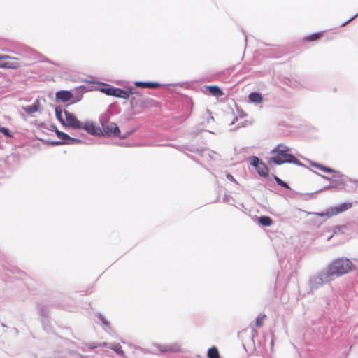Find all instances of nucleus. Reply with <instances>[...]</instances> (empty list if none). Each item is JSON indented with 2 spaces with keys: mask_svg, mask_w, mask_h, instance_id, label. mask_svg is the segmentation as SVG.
Returning <instances> with one entry per match:
<instances>
[{
  "mask_svg": "<svg viewBox=\"0 0 358 358\" xmlns=\"http://www.w3.org/2000/svg\"><path fill=\"white\" fill-rule=\"evenodd\" d=\"M56 134L57 137L62 141V144H66V142L69 141L70 136L67 134L58 130L56 131Z\"/></svg>",
  "mask_w": 358,
  "mask_h": 358,
  "instance_id": "b1692460",
  "label": "nucleus"
},
{
  "mask_svg": "<svg viewBox=\"0 0 358 358\" xmlns=\"http://www.w3.org/2000/svg\"><path fill=\"white\" fill-rule=\"evenodd\" d=\"M226 177H227V178L229 180H230V181H231V182H235V183H236V184H237V181H236V179L234 178V176H233L232 175H231L230 173H227V174L226 175Z\"/></svg>",
  "mask_w": 358,
  "mask_h": 358,
  "instance_id": "f704fd0d",
  "label": "nucleus"
},
{
  "mask_svg": "<svg viewBox=\"0 0 358 358\" xmlns=\"http://www.w3.org/2000/svg\"><path fill=\"white\" fill-rule=\"evenodd\" d=\"M134 101V98H131V100H130V101H131V104H133Z\"/></svg>",
  "mask_w": 358,
  "mask_h": 358,
  "instance_id": "37998d69",
  "label": "nucleus"
},
{
  "mask_svg": "<svg viewBox=\"0 0 358 358\" xmlns=\"http://www.w3.org/2000/svg\"><path fill=\"white\" fill-rule=\"evenodd\" d=\"M358 14L355 15V16H353L352 18H350L349 20L346 21L345 22H344L342 26H345L347 24H348L350 22H351L352 20H353L357 16Z\"/></svg>",
  "mask_w": 358,
  "mask_h": 358,
  "instance_id": "4c0bfd02",
  "label": "nucleus"
},
{
  "mask_svg": "<svg viewBox=\"0 0 358 358\" xmlns=\"http://www.w3.org/2000/svg\"><path fill=\"white\" fill-rule=\"evenodd\" d=\"M255 169H256L258 174L260 175L261 176L266 177L268 174V169L267 166H266V164L264 163H263L262 162Z\"/></svg>",
  "mask_w": 358,
  "mask_h": 358,
  "instance_id": "4468645a",
  "label": "nucleus"
},
{
  "mask_svg": "<svg viewBox=\"0 0 358 358\" xmlns=\"http://www.w3.org/2000/svg\"><path fill=\"white\" fill-rule=\"evenodd\" d=\"M113 88L114 87L109 84L103 83V86L100 87L99 90L108 96H113Z\"/></svg>",
  "mask_w": 358,
  "mask_h": 358,
  "instance_id": "dca6fc26",
  "label": "nucleus"
},
{
  "mask_svg": "<svg viewBox=\"0 0 358 358\" xmlns=\"http://www.w3.org/2000/svg\"><path fill=\"white\" fill-rule=\"evenodd\" d=\"M290 148L283 144H278L271 150L272 157L268 159L269 164L281 165L285 163H292L301 165V162L292 154L289 153Z\"/></svg>",
  "mask_w": 358,
  "mask_h": 358,
  "instance_id": "f257e3e1",
  "label": "nucleus"
},
{
  "mask_svg": "<svg viewBox=\"0 0 358 358\" xmlns=\"http://www.w3.org/2000/svg\"><path fill=\"white\" fill-rule=\"evenodd\" d=\"M89 347L90 349H94V348L98 347V344L97 345H90Z\"/></svg>",
  "mask_w": 358,
  "mask_h": 358,
  "instance_id": "ea45409f",
  "label": "nucleus"
},
{
  "mask_svg": "<svg viewBox=\"0 0 358 358\" xmlns=\"http://www.w3.org/2000/svg\"><path fill=\"white\" fill-rule=\"evenodd\" d=\"M87 133L92 135L98 134L99 131H100V129L97 127L92 122H86L83 124V128Z\"/></svg>",
  "mask_w": 358,
  "mask_h": 358,
  "instance_id": "6e6552de",
  "label": "nucleus"
},
{
  "mask_svg": "<svg viewBox=\"0 0 358 358\" xmlns=\"http://www.w3.org/2000/svg\"><path fill=\"white\" fill-rule=\"evenodd\" d=\"M181 345L179 343H175L170 345H166V352H178L180 351Z\"/></svg>",
  "mask_w": 358,
  "mask_h": 358,
  "instance_id": "aec40b11",
  "label": "nucleus"
},
{
  "mask_svg": "<svg viewBox=\"0 0 358 358\" xmlns=\"http://www.w3.org/2000/svg\"><path fill=\"white\" fill-rule=\"evenodd\" d=\"M104 131L109 135L118 136L120 133L119 127L116 124L110 122L103 127Z\"/></svg>",
  "mask_w": 358,
  "mask_h": 358,
  "instance_id": "0eeeda50",
  "label": "nucleus"
},
{
  "mask_svg": "<svg viewBox=\"0 0 358 358\" xmlns=\"http://www.w3.org/2000/svg\"><path fill=\"white\" fill-rule=\"evenodd\" d=\"M7 59H10V56L8 55H0V64H3L5 60Z\"/></svg>",
  "mask_w": 358,
  "mask_h": 358,
  "instance_id": "c9c22d12",
  "label": "nucleus"
},
{
  "mask_svg": "<svg viewBox=\"0 0 358 358\" xmlns=\"http://www.w3.org/2000/svg\"><path fill=\"white\" fill-rule=\"evenodd\" d=\"M56 118L62 124H65V120L62 117V110L60 108H55Z\"/></svg>",
  "mask_w": 358,
  "mask_h": 358,
  "instance_id": "a878e982",
  "label": "nucleus"
},
{
  "mask_svg": "<svg viewBox=\"0 0 358 358\" xmlns=\"http://www.w3.org/2000/svg\"><path fill=\"white\" fill-rule=\"evenodd\" d=\"M353 264L350 259L347 258H338L334 260L326 268L327 276L331 277L334 280L336 278L348 273L352 271Z\"/></svg>",
  "mask_w": 358,
  "mask_h": 358,
  "instance_id": "f03ea898",
  "label": "nucleus"
},
{
  "mask_svg": "<svg viewBox=\"0 0 358 358\" xmlns=\"http://www.w3.org/2000/svg\"><path fill=\"white\" fill-rule=\"evenodd\" d=\"M133 93H136V90L132 87H129L127 90L114 87L113 96L122 98L125 100H129L130 95H131Z\"/></svg>",
  "mask_w": 358,
  "mask_h": 358,
  "instance_id": "423d86ee",
  "label": "nucleus"
},
{
  "mask_svg": "<svg viewBox=\"0 0 358 358\" xmlns=\"http://www.w3.org/2000/svg\"><path fill=\"white\" fill-rule=\"evenodd\" d=\"M52 145H61L62 144L61 141H54L52 143Z\"/></svg>",
  "mask_w": 358,
  "mask_h": 358,
  "instance_id": "58836bf2",
  "label": "nucleus"
},
{
  "mask_svg": "<svg viewBox=\"0 0 358 358\" xmlns=\"http://www.w3.org/2000/svg\"><path fill=\"white\" fill-rule=\"evenodd\" d=\"M312 166H314V167H316L319 170L323 171V172H326V173H337L339 176H341V173L336 171H335L334 169H331V168H329V167H327L324 165H322V164H317V163H313L312 164Z\"/></svg>",
  "mask_w": 358,
  "mask_h": 358,
  "instance_id": "2eb2a0df",
  "label": "nucleus"
},
{
  "mask_svg": "<svg viewBox=\"0 0 358 358\" xmlns=\"http://www.w3.org/2000/svg\"><path fill=\"white\" fill-rule=\"evenodd\" d=\"M259 222L265 227H269L272 224V219L268 216H261L259 217Z\"/></svg>",
  "mask_w": 358,
  "mask_h": 358,
  "instance_id": "5701e85b",
  "label": "nucleus"
},
{
  "mask_svg": "<svg viewBox=\"0 0 358 358\" xmlns=\"http://www.w3.org/2000/svg\"><path fill=\"white\" fill-rule=\"evenodd\" d=\"M39 108V101L38 100H36L34 103L31 106H28L23 107L22 109L26 111L29 115L33 114L34 113L38 111Z\"/></svg>",
  "mask_w": 358,
  "mask_h": 358,
  "instance_id": "f8f14e48",
  "label": "nucleus"
},
{
  "mask_svg": "<svg viewBox=\"0 0 358 358\" xmlns=\"http://www.w3.org/2000/svg\"><path fill=\"white\" fill-rule=\"evenodd\" d=\"M65 115V126L71 127L73 129H80L83 128V124L76 118V117L71 113L64 110Z\"/></svg>",
  "mask_w": 358,
  "mask_h": 358,
  "instance_id": "39448f33",
  "label": "nucleus"
},
{
  "mask_svg": "<svg viewBox=\"0 0 358 358\" xmlns=\"http://www.w3.org/2000/svg\"><path fill=\"white\" fill-rule=\"evenodd\" d=\"M110 349L115 351L117 355L125 357V353L122 349V346L119 343H111L110 345Z\"/></svg>",
  "mask_w": 358,
  "mask_h": 358,
  "instance_id": "6ab92c4d",
  "label": "nucleus"
},
{
  "mask_svg": "<svg viewBox=\"0 0 358 358\" xmlns=\"http://www.w3.org/2000/svg\"><path fill=\"white\" fill-rule=\"evenodd\" d=\"M321 36L322 34L320 33H316L307 36L306 38L307 41H314L319 39Z\"/></svg>",
  "mask_w": 358,
  "mask_h": 358,
  "instance_id": "7c9ffc66",
  "label": "nucleus"
},
{
  "mask_svg": "<svg viewBox=\"0 0 358 358\" xmlns=\"http://www.w3.org/2000/svg\"><path fill=\"white\" fill-rule=\"evenodd\" d=\"M132 94H136L137 96H140L141 95L140 92H138L137 90H136V93H133Z\"/></svg>",
  "mask_w": 358,
  "mask_h": 358,
  "instance_id": "79ce46f5",
  "label": "nucleus"
},
{
  "mask_svg": "<svg viewBox=\"0 0 358 358\" xmlns=\"http://www.w3.org/2000/svg\"><path fill=\"white\" fill-rule=\"evenodd\" d=\"M322 177L324 178L327 180H333L334 181V184L333 185L327 186V187H324L323 189H330V188L336 187L338 185L343 183V182L341 180H340L334 179V177L333 178H329V177L324 176H322Z\"/></svg>",
  "mask_w": 358,
  "mask_h": 358,
  "instance_id": "393cba45",
  "label": "nucleus"
},
{
  "mask_svg": "<svg viewBox=\"0 0 358 358\" xmlns=\"http://www.w3.org/2000/svg\"><path fill=\"white\" fill-rule=\"evenodd\" d=\"M208 91L210 93V94H212L215 96H221L222 94V90L217 86H215V85L208 86Z\"/></svg>",
  "mask_w": 358,
  "mask_h": 358,
  "instance_id": "4be33fe9",
  "label": "nucleus"
},
{
  "mask_svg": "<svg viewBox=\"0 0 358 358\" xmlns=\"http://www.w3.org/2000/svg\"><path fill=\"white\" fill-rule=\"evenodd\" d=\"M72 97V94L69 91L61 90L56 93L57 100H60L62 102L69 101Z\"/></svg>",
  "mask_w": 358,
  "mask_h": 358,
  "instance_id": "9b49d317",
  "label": "nucleus"
},
{
  "mask_svg": "<svg viewBox=\"0 0 358 358\" xmlns=\"http://www.w3.org/2000/svg\"><path fill=\"white\" fill-rule=\"evenodd\" d=\"M248 99L250 102L255 103H260L263 100L262 94L258 92L250 93L248 96Z\"/></svg>",
  "mask_w": 358,
  "mask_h": 358,
  "instance_id": "ddd939ff",
  "label": "nucleus"
},
{
  "mask_svg": "<svg viewBox=\"0 0 358 358\" xmlns=\"http://www.w3.org/2000/svg\"><path fill=\"white\" fill-rule=\"evenodd\" d=\"M129 346L131 348H133L134 349H138V350H141L143 353L157 354V351H155V350H146V349L142 348L141 347L134 346L131 344H129Z\"/></svg>",
  "mask_w": 358,
  "mask_h": 358,
  "instance_id": "cd10ccee",
  "label": "nucleus"
},
{
  "mask_svg": "<svg viewBox=\"0 0 358 358\" xmlns=\"http://www.w3.org/2000/svg\"><path fill=\"white\" fill-rule=\"evenodd\" d=\"M134 84L136 87L142 88H156L162 85L161 83L157 82L143 81H136Z\"/></svg>",
  "mask_w": 358,
  "mask_h": 358,
  "instance_id": "1a4fd4ad",
  "label": "nucleus"
},
{
  "mask_svg": "<svg viewBox=\"0 0 358 358\" xmlns=\"http://www.w3.org/2000/svg\"><path fill=\"white\" fill-rule=\"evenodd\" d=\"M97 317L99 320L102 322L103 328L104 329V330L108 332L109 330H110L111 329L109 321H108L107 319L101 314H98Z\"/></svg>",
  "mask_w": 358,
  "mask_h": 358,
  "instance_id": "a211bd4d",
  "label": "nucleus"
},
{
  "mask_svg": "<svg viewBox=\"0 0 358 358\" xmlns=\"http://www.w3.org/2000/svg\"><path fill=\"white\" fill-rule=\"evenodd\" d=\"M237 120V117L234 118V120L231 122V124H234L235 123V121H236Z\"/></svg>",
  "mask_w": 358,
  "mask_h": 358,
  "instance_id": "a19ab883",
  "label": "nucleus"
},
{
  "mask_svg": "<svg viewBox=\"0 0 358 358\" xmlns=\"http://www.w3.org/2000/svg\"><path fill=\"white\" fill-rule=\"evenodd\" d=\"M18 66L17 59L10 57V59H7L3 64H0V68L16 69Z\"/></svg>",
  "mask_w": 358,
  "mask_h": 358,
  "instance_id": "9d476101",
  "label": "nucleus"
},
{
  "mask_svg": "<svg viewBox=\"0 0 358 358\" xmlns=\"http://www.w3.org/2000/svg\"><path fill=\"white\" fill-rule=\"evenodd\" d=\"M207 356L208 358H220V353L217 348L215 346L209 348L207 352Z\"/></svg>",
  "mask_w": 358,
  "mask_h": 358,
  "instance_id": "412c9836",
  "label": "nucleus"
},
{
  "mask_svg": "<svg viewBox=\"0 0 358 358\" xmlns=\"http://www.w3.org/2000/svg\"><path fill=\"white\" fill-rule=\"evenodd\" d=\"M275 180L277 182L278 185L283 187H286V188H289V185L284 181H282L280 178H279L277 176H275Z\"/></svg>",
  "mask_w": 358,
  "mask_h": 358,
  "instance_id": "473e14b6",
  "label": "nucleus"
},
{
  "mask_svg": "<svg viewBox=\"0 0 358 358\" xmlns=\"http://www.w3.org/2000/svg\"><path fill=\"white\" fill-rule=\"evenodd\" d=\"M80 143H81V140H80L78 138H72L70 136L69 141H66V145H74V144H79Z\"/></svg>",
  "mask_w": 358,
  "mask_h": 358,
  "instance_id": "2f4dec72",
  "label": "nucleus"
},
{
  "mask_svg": "<svg viewBox=\"0 0 358 358\" xmlns=\"http://www.w3.org/2000/svg\"><path fill=\"white\" fill-rule=\"evenodd\" d=\"M153 347L157 349L160 352H166V345L153 343Z\"/></svg>",
  "mask_w": 358,
  "mask_h": 358,
  "instance_id": "c85d7f7f",
  "label": "nucleus"
},
{
  "mask_svg": "<svg viewBox=\"0 0 358 358\" xmlns=\"http://www.w3.org/2000/svg\"><path fill=\"white\" fill-rule=\"evenodd\" d=\"M357 182H358V181H357Z\"/></svg>",
  "mask_w": 358,
  "mask_h": 358,
  "instance_id": "c03bdc74",
  "label": "nucleus"
},
{
  "mask_svg": "<svg viewBox=\"0 0 358 358\" xmlns=\"http://www.w3.org/2000/svg\"><path fill=\"white\" fill-rule=\"evenodd\" d=\"M111 343H106V342H103V343H99L98 344V347H104V348H110V345Z\"/></svg>",
  "mask_w": 358,
  "mask_h": 358,
  "instance_id": "e433bc0d",
  "label": "nucleus"
},
{
  "mask_svg": "<svg viewBox=\"0 0 358 358\" xmlns=\"http://www.w3.org/2000/svg\"><path fill=\"white\" fill-rule=\"evenodd\" d=\"M266 315H259L257 317L255 320V324L257 327H261L263 325L264 319L265 318Z\"/></svg>",
  "mask_w": 358,
  "mask_h": 358,
  "instance_id": "c756f323",
  "label": "nucleus"
},
{
  "mask_svg": "<svg viewBox=\"0 0 358 358\" xmlns=\"http://www.w3.org/2000/svg\"><path fill=\"white\" fill-rule=\"evenodd\" d=\"M0 132L6 136H11L9 129L6 127H0Z\"/></svg>",
  "mask_w": 358,
  "mask_h": 358,
  "instance_id": "72a5a7b5",
  "label": "nucleus"
},
{
  "mask_svg": "<svg viewBox=\"0 0 358 358\" xmlns=\"http://www.w3.org/2000/svg\"><path fill=\"white\" fill-rule=\"evenodd\" d=\"M97 317L99 320L102 322L103 328L104 329V330L108 332L109 330H110L111 329L109 321H108L107 319L101 314H98Z\"/></svg>",
  "mask_w": 358,
  "mask_h": 358,
  "instance_id": "f3484780",
  "label": "nucleus"
},
{
  "mask_svg": "<svg viewBox=\"0 0 358 358\" xmlns=\"http://www.w3.org/2000/svg\"><path fill=\"white\" fill-rule=\"evenodd\" d=\"M352 207V203L345 202L337 206L332 207L331 208H329L327 212L325 213H315V215H317L320 217H323L324 215H327L328 217H331L334 215H336L338 213H341L342 212H344L348 209H350Z\"/></svg>",
  "mask_w": 358,
  "mask_h": 358,
  "instance_id": "20e7f679",
  "label": "nucleus"
},
{
  "mask_svg": "<svg viewBox=\"0 0 358 358\" xmlns=\"http://www.w3.org/2000/svg\"><path fill=\"white\" fill-rule=\"evenodd\" d=\"M262 161L256 156L250 157V164L255 168L257 167L260 164Z\"/></svg>",
  "mask_w": 358,
  "mask_h": 358,
  "instance_id": "bb28decb",
  "label": "nucleus"
},
{
  "mask_svg": "<svg viewBox=\"0 0 358 358\" xmlns=\"http://www.w3.org/2000/svg\"><path fill=\"white\" fill-rule=\"evenodd\" d=\"M327 273L328 272L325 268L310 278L309 285L311 290L318 289L324 283L333 280L331 277L327 276Z\"/></svg>",
  "mask_w": 358,
  "mask_h": 358,
  "instance_id": "7ed1b4c3",
  "label": "nucleus"
}]
</instances>
